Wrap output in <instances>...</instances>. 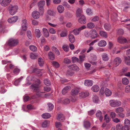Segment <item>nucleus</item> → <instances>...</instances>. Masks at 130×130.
Returning <instances> with one entry per match:
<instances>
[{
	"mask_svg": "<svg viewBox=\"0 0 130 130\" xmlns=\"http://www.w3.org/2000/svg\"><path fill=\"white\" fill-rule=\"evenodd\" d=\"M79 92V89L78 88H75L73 89L71 91V94L73 96L77 95Z\"/></svg>",
	"mask_w": 130,
	"mask_h": 130,
	"instance_id": "2eb2a0df",
	"label": "nucleus"
},
{
	"mask_svg": "<svg viewBox=\"0 0 130 130\" xmlns=\"http://www.w3.org/2000/svg\"><path fill=\"white\" fill-rule=\"evenodd\" d=\"M57 10L58 12L60 13H62L64 10V8L62 5H59L57 7Z\"/></svg>",
	"mask_w": 130,
	"mask_h": 130,
	"instance_id": "f3484780",
	"label": "nucleus"
},
{
	"mask_svg": "<svg viewBox=\"0 0 130 130\" xmlns=\"http://www.w3.org/2000/svg\"><path fill=\"white\" fill-rule=\"evenodd\" d=\"M98 33L95 30H93L92 31L91 35V38L94 39L97 37Z\"/></svg>",
	"mask_w": 130,
	"mask_h": 130,
	"instance_id": "b1692460",
	"label": "nucleus"
},
{
	"mask_svg": "<svg viewBox=\"0 0 130 130\" xmlns=\"http://www.w3.org/2000/svg\"><path fill=\"white\" fill-rule=\"evenodd\" d=\"M45 4V1H41L38 3V7H40V6L43 7Z\"/></svg>",
	"mask_w": 130,
	"mask_h": 130,
	"instance_id": "603ef678",
	"label": "nucleus"
},
{
	"mask_svg": "<svg viewBox=\"0 0 130 130\" xmlns=\"http://www.w3.org/2000/svg\"><path fill=\"white\" fill-rule=\"evenodd\" d=\"M44 84L47 86H49L51 84L50 81L47 79H45L44 80Z\"/></svg>",
	"mask_w": 130,
	"mask_h": 130,
	"instance_id": "49530a36",
	"label": "nucleus"
},
{
	"mask_svg": "<svg viewBox=\"0 0 130 130\" xmlns=\"http://www.w3.org/2000/svg\"><path fill=\"white\" fill-rule=\"evenodd\" d=\"M20 70L17 68H15L13 71V72L15 75H17L20 72Z\"/></svg>",
	"mask_w": 130,
	"mask_h": 130,
	"instance_id": "6e6d98bb",
	"label": "nucleus"
},
{
	"mask_svg": "<svg viewBox=\"0 0 130 130\" xmlns=\"http://www.w3.org/2000/svg\"><path fill=\"white\" fill-rule=\"evenodd\" d=\"M18 43V40L13 38H11L8 41V44L10 46H15L17 45Z\"/></svg>",
	"mask_w": 130,
	"mask_h": 130,
	"instance_id": "20e7f679",
	"label": "nucleus"
},
{
	"mask_svg": "<svg viewBox=\"0 0 130 130\" xmlns=\"http://www.w3.org/2000/svg\"><path fill=\"white\" fill-rule=\"evenodd\" d=\"M72 60L73 63H75L77 62H78L79 61L78 59L75 57H73L72 58Z\"/></svg>",
	"mask_w": 130,
	"mask_h": 130,
	"instance_id": "13d9d810",
	"label": "nucleus"
},
{
	"mask_svg": "<svg viewBox=\"0 0 130 130\" xmlns=\"http://www.w3.org/2000/svg\"><path fill=\"white\" fill-rule=\"evenodd\" d=\"M105 93L107 96H110L112 94V92L109 89L106 88L105 89Z\"/></svg>",
	"mask_w": 130,
	"mask_h": 130,
	"instance_id": "a878e982",
	"label": "nucleus"
},
{
	"mask_svg": "<svg viewBox=\"0 0 130 130\" xmlns=\"http://www.w3.org/2000/svg\"><path fill=\"white\" fill-rule=\"evenodd\" d=\"M129 129V126L127 125H125L122 127V130H128Z\"/></svg>",
	"mask_w": 130,
	"mask_h": 130,
	"instance_id": "774afa93",
	"label": "nucleus"
},
{
	"mask_svg": "<svg viewBox=\"0 0 130 130\" xmlns=\"http://www.w3.org/2000/svg\"><path fill=\"white\" fill-rule=\"evenodd\" d=\"M93 82L92 80L86 79L84 82V85L86 86L89 87L91 86L93 84Z\"/></svg>",
	"mask_w": 130,
	"mask_h": 130,
	"instance_id": "0eeeda50",
	"label": "nucleus"
},
{
	"mask_svg": "<svg viewBox=\"0 0 130 130\" xmlns=\"http://www.w3.org/2000/svg\"><path fill=\"white\" fill-rule=\"evenodd\" d=\"M86 12L88 15H90L92 14V12L90 8H88L86 10Z\"/></svg>",
	"mask_w": 130,
	"mask_h": 130,
	"instance_id": "680f3d73",
	"label": "nucleus"
},
{
	"mask_svg": "<svg viewBox=\"0 0 130 130\" xmlns=\"http://www.w3.org/2000/svg\"><path fill=\"white\" fill-rule=\"evenodd\" d=\"M72 32L75 35H77L79 34L80 32L78 29H76L73 30L72 31Z\"/></svg>",
	"mask_w": 130,
	"mask_h": 130,
	"instance_id": "09e8293b",
	"label": "nucleus"
},
{
	"mask_svg": "<svg viewBox=\"0 0 130 130\" xmlns=\"http://www.w3.org/2000/svg\"><path fill=\"white\" fill-rule=\"evenodd\" d=\"M99 20V17L97 16H95L91 19V21L92 22H96L98 21Z\"/></svg>",
	"mask_w": 130,
	"mask_h": 130,
	"instance_id": "338daca9",
	"label": "nucleus"
},
{
	"mask_svg": "<svg viewBox=\"0 0 130 130\" xmlns=\"http://www.w3.org/2000/svg\"><path fill=\"white\" fill-rule=\"evenodd\" d=\"M35 34L36 37L38 38H39L41 36V32L40 30L39 29H35Z\"/></svg>",
	"mask_w": 130,
	"mask_h": 130,
	"instance_id": "cd10ccee",
	"label": "nucleus"
},
{
	"mask_svg": "<svg viewBox=\"0 0 130 130\" xmlns=\"http://www.w3.org/2000/svg\"><path fill=\"white\" fill-rule=\"evenodd\" d=\"M100 88L97 85H94L92 86L91 88L92 90L94 92H96L99 90Z\"/></svg>",
	"mask_w": 130,
	"mask_h": 130,
	"instance_id": "5701e85b",
	"label": "nucleus"
},
{
	"mask_svg": "<svg viewBox=\"0 0 130 130\" xmlns=\"http://www.w3.org/2000/svg\"><path fill=\"white\" fill-rule=\"evenodd\" d=\"M47 13L48 14L51 16H54L55 14V13L53 11L51 10H48L47 12Z\"/></svg>",
	"mask_w": 130,
	"mask_h": 130,
	"instance_id": "37998d69",
	"label": "nucleus"
},
{
	"mask_svg": "<svg viewBox=\"0 0 130 130\" xmlns=\"http://www.w3.org/2000/svg\"><path fill=\"white\" fill-rule=\"evenodd\" d=\"M27 23L26 19L23 20L22 21V27L23 30L26 31L27 28Z\"/></svg>",
	"mask_w": 130,
	"mask_h": 130,
	"instance_id": "6e6552de",
	"label": "nucleus"
},
{
	"mask_svg": "<svg viewBox=\"0 0 130 130\" xmlns=\"http://www.w3.org/2000/svg\"><path fill=\"white\" fill-rule=\"evenodd\" d=\"M104 27L105 29L107 30H109L111 28L110 25L109 24H105L104 25Z\"/></svg>",
	"mask_w": 130,
	"mask_h": 130,
	"instance_id": "c03bdc74",
	"label": "nucleus"
},
{
	"mask_svg": "<svg viewBox=\"0 0 130 130\" xmlns=\"http://www.w3.org/2000/svg\"><path fill=\"white\" fill-rule=\"evenodd\" d=\"M95 26L94 24L92 22H90L87 24V27L88 28L92 29Z\"/></svg>",
	"mask_w": 130,
	"mask_h": 130,
	"instance_id": "4c0bfd02",
	"label": "nucleus"
},
{
	"mask_svg": "<svg viewBox=\"0 0 130 130\" xmlns=\"http://www.w3.org/2000/svg\"><path fill=\"white\" fill-rule=\"evenodd\" d=\"M92 100L93 102L95 103H98L100 102L98 97L96 95L94 96L92 98Z\"/></svg>",
	"mask_w": 130,
	"mask_h": 130,
	"instance_id": "393cba45",
	"label": "nucleus"
},
{
	"mask_svg": "<svg viewBox=\"0 0 130 130\" xmlns=\"http://www.w3.org/2000/svg\"><path fill=\"white\" fill-rule=\"evenodd\" d=\"M29 47L30 50L33 52H35L37 51V47L35 45H31L29 46Z\"/></svg>",
	"mask_w": 130,
	"mask_h": 130,
	"instance_id": "a18cd8bd",
	"label": "nucleus"
},
{
	"mask_svg": "<svg viewBox=\"0 0 130 130\" xmlns=\"http://www.w3.org/2000/svg\"><path fill=\"white\" fill-rule=\"evenodd\" d=\"M30 79L31 81H35L34 83L30 86V88L33 91H36L38 90L40 87V84L41 83L39 79H37L34 76H29L26 78V85L28 86L31 84V83L30 82Z\"/></svg>",
	"mask_w": 130,
	"mask_h": 130,
	"instance_id": "f257e3e1",
	"label": "nucleus"
},
{
	"mask_svg": "<svg viewBox=\"0 0 130 130\" xmlns=\"http://www.w3.org/2000/svg\"><path fill=\"white\" fill-rule=\"evenodd\" d=\"M52 64L54 66L55 68H58L59 67L60 64L57 62L56 61H53L52 62Z\"/></svg>",
	"mask_w": 130,
	"mask_h": 130,
	"instance_id": "8fccbe9b",
	"label": "nucleus"
},
{
	"mask_svg": "<svg viewBox=\"0 0 130 130\" xmlns=\"http://www.w3.org/2000/svg\"><path fill=\"white\" fill-rule=\"evenodd\" d=\"M125 91L126 93L130 92V85L126 86L125 88Z\"/></svg>",
	"mask_w": 130,
	"mask_h": 130,
	"instance_id": "69168bd1",
	"label": "nucleus"
},
{
	"mask_svg": "<svg viewBox=\"0 0 130 130\" xmlns=\"http://www.w3.org/2000/svg\"><path fill=\"white\" fill-rule=\"evenodd\" d=\"M106 45V41L104 40H102L100 41L98 43V45L100 47L105 46Z\"/></svg>",
	"mask_w": 130,
	"mask_h": 130,
	"instance_id": "412c9836",
	"label": "nucleus"
},
{
	"mask_svg": "<svg viewBox=\"0 0 130 130\" xmlns=\"http://www.w3.org/2000/svg\"><path fill=\"white\" fill-rule=\"evenodd\" d=\"M112 121L115 123H117L120 122V119L117 118H115L112 119Z\"/></svg>",
	"mask_w": 130,
	"mask_h": 130,
	"instance_id": "0e129e2a",
	"label": "nucleus"
},
{
	"mask_svg": "<svg viewBox=\"0 0 130 130\" xmlns=\"http://www.w3.org/2000/svg\"><path fill=\"white\" fill-rule=\"evenodd\" d=\"M116 112L117 113H121L124 111V109L122 107H119L115 110Z\"/></svg>",
	"mask_w": 130,
	"mask_h": 130,
	"instance_id": "58836bf2",
	"label": "nucleus"
},
{
	"mask_svg": "<svg viewBox=\"0 0 130 130\" xmlns=\"http://www.w3.org/2000/svg\"><path fill=\"white\" fill-rule=\"evenodd\" d=\"M41 116L44 119H47L51 117V115L48 113H45L43 114Z\"/></svg>",
	"mask_w": 130,
	"mask_h": 130,
	"instance_id": "bb28decb",
	"label": "nucleus"
},
{
	"mask_svg": "<svg viewBox=\"0 0 130 130\" xmlns=\"http://www.w3.org/2000/svg\"><path fill=\"white\" fill-rule=\"evenodd\" d=\"M47 105L48 107V111H51L52 110L54 107L53 104L52 103H47Z\"/></svg>",
	"mask_w": 130,
	"mask_h": 130,
	"instance_id": "e433bc0d",
	"label": "nucleus"
},
{
	"mask_svg": "<svg viewBox=\"0 0 130 130\" xmlns=\"http://www.w3.org/2000/svg\"><path fill=\"white\" fill-rule=\"evenodd\" d=\"M103 60L105 61H107L109 60V58L108 55L106 53H104L102 55Z\"/></svg>",
	"mask_w": 130,
	"mask_h": 130,
	"instance_id": "c756f323",
	"label": "nucleus"
},
{
	"mask_svg": "<svg viewBox=\"0 0 130 130\" xmlns=\"http://www.w3.org/2000/svg\"><path fill=\"white\" fill-rule=\"evenodd\" d=\"M99 34L102 37L105 38H107V35L106 32L102 30L100 31Z\"/></svg>",
	"mask_w": 130,
	"mask_h": 130,
	"instance_id": "c85d7f7f",
	"label": "nucleus"
},
{
	"mask_svg": "<svg viewBox=\"0 0 130 130\" xmlns=\"http://www.w3.org/2000/svg\"><path fill=\"white\" fill-rule=\"evenodd\" d=\"M123 84L125 85H127L129 83V80L126 78H124L122 79Z\"/></svg>",
	"mask_w": 130,
	"mask_h": 130,
	"instance_id": "79ce46f5",
	"label": "nucleus"
},
{
	"mask_svg": "<svg viewBox=\"0 0 130 130\" xmlns=\"http://www.w3.org/2000/svg\"><path fill=\"white\" fill-rule=\"evenodd\" d=\"M69 39L70 42L71 43H74L75 41V38L74 36L72 34H70L68 35Z\"/></svg>",
	"mask_w": 130,
	"mask_h": 130,
	"instance_id": "dca6fc26",
	"label": "nucleus"
},
{
	"mask_svg": "<svg viewBox=\"0 0 130 130\" xmlns=\"http://www.w3.org/2000/svg\"><path fill=\"white\" fill-rule=\"evenodd\" d=\"M110 105L112 107H116L120 106L121 105V102L117 100H111L109 101Z\"/></svg>",
	"mask_w": 130,
	"mask_h": 130,
	"instance_id": "f03ea898",
	"label": "nucleus"
},
{
	"mask_svg": "<svg viewBox=\"0 0 130 130\" xmlns=\"http://www.w3.org/2000/svg\"><path fill=\"white\" fill-rule=\"evenodd\" d=\"M68 67L69 69L75 71H78L79 70V68L75 64L69 65Z\"/></svg>",
	"mask_w": 130,
	"mask_h": 130,
	"instance_id": "39448f33",
	"label": "nucleus"
},
{
	"mask_svg": "<svg viewBox=\"0 0 130 130\" xmlns=\"http://www.w3.org/2000/svg\"><path fill=\"white\" fill-rule=\"evenodd\" d=\"M71 87L69 86H67L64 87L62 90V93L63 94L66 93L70 89Z\"/></svg>",
	"mask_w": 130,
	"mask_h": 130,
	"instance_id": "4be33fe9",
	"label": "nucleus"
},
{
	"mask_svg": "<svg viewBox=\"0 0 130 130\" xmlns=\"http://www.w3.org/2000/svg\"><path fill=\"white\" fill-rule=\"evenodd\" d=\"M102 113L100 110H98L96 114V117L99 118V119L101 122L102 120L103 117L101 116Z\"/></svg>",
	"mask_w": 130,
	"mask_h": 130,
	"instance_id": "6ab92c4d",
	"label": "nucleus"
},
{
	"mask_svg": "<svg viewBox=\"0 0 130 130\" xmlns=\"http://www.w3.org/2000/svg\"><path fill=\"white\" fill-rule=\"evenodd\" d=\"M31 15L34 18L38 19L40 17V13L37 11H34L32 12Z\"/></svg>",
	"mask_w": 130,
	"mask_h": 130,
	"instance_id": "9d476101",
	"label": "nucleus"
},
{
	"mask_svg": "<svg viewBox=\"0 0 130 130\" xmlns=\"http://www.w3.org/2000/svg\"><path fill=\"white\" fill-rule=\"evenodd\" d=\"M116 129L117 130H122L123 126L122 125L118 124L116 126Z\"/></svg>",
	"mask_w": 130,
	"mask_h": 130,
	"instance_id": "bf43d9fd",
	"label": "nucleus"
},
{
	"mask_svg": "<svg viewBox=\"0 0 130 130\" xmlns=\"http://www.w3.org/2000/svg\"><path fill=\"white\" fill-rule=\"evenodd\" d=\"M78 22L82 24H84L86 22V20L85 17L83 15H81L80 18L78 19Z\"/></svg>",
	"mask_w": 130,
	"mask_h": 130,
	"instance_id": "1a4fd4ad",
	"label": "nucleus"
},
{
	"mask_svg": "<svg viewBox=\"0 0 130 130\" xmlns=\"http://www.w3.org/2000/svg\"><path fill=\"white\" fill-rule=\"evenodd\" d=\"M18 9V7L16 5H10L9 7L10 14L12 15H14L17 12Z\"/></svg>",
	"mask_w": 130,
	"mask_h": 130,
	"instance_id": "7ed1b4c3",
	"label": "nucleus"
},
{
	"mask_svg": "<svg viewBox=\"0 0 130 130\" xmlns=\"http://www.w3.org/2000/svg\"><path fill=\"white\" fill-rule=\"evenodd\" d=\"M124 61L126 64L130 66V56H125L124 57Z\"/></svg>",
	"mask_w": 130,
	"mask_h": 130,
	"instance_id": "a211bd4d",
	"label": "nucleus"
},
{
	"mask_svg": "<svg viewBox=\"0 0 130 130\" xmlns=\"http://www.w3.org/2000/svg\"><path fill=\"white\" fill-rule=\"evenodd\" d=\"M37 57V55L35 53H31L30 55V57L31 59H35Z\"/></svg>",
	"mask_w": 130,
	"mask_h": 130,
	"instance_id": "de8ad7c7",
	"label": "nucleus"
},
{
	"mask_svg": "<svg viewBox=\"0 0 130 130\" xmlns=\"http://www.w3.org/2000/svg\"><path fill=\"white\" fill-rule=\"evenodd\" d=\"M23 78L22 77H21L20 78L17 79L14 82V84L16 86H18Z\"/></svg>",
	"mask_w": 130,
	"mask_h": 130,
	"instance_id": "c9c22d12",
	"label": "nucleus"
},
{
	"mask_svg": "<svg viewBox=\"0 0 130 130\" xmlns=\"http://www.w3.org/2000/svg\"><path fill=\"white\" fill-rule=\"evenodd\" d=\"M48 56L50 59L52 60H53L54 58V55L51 52H50L48 53Z\"/></svg>",
	"mask_w": 130,
	"mask_h": 130,
	"instance_id": "a19ab883",
	"label": "nucleus"
},
{
	"mask_svg": "<svg viewBox=\"0 0 130 130\" xmlns=\"http://www.w3.org/2000/svg\"><path fill=\"white\" fill-rule=\"evenodd\" d=\"M39 7V11L40 13L41 14H43L44 12L43 7H41V6H40V7Z\"/></svg>",
	"mask_w": 130,
	"mask_h": 130,
	"instance_id": "e2e57ef3",
	"label": "nucleus"
},
{
	"mask_svg": "<svg viewBox=\"0 0 130 130\" xmlns=\"http://www.w3.org/2000/svg\"><path fill=\"white\" fill-rule=\"evenodd\" d=\"M48 30L52 34H55L56 32V31L53 28H50L48 29Z\"/></svg>",
	"mask_w": 130,
	"mask_h": 130,
	"instance_id": "052dcab7",
	"label": "nucleus"
},
{
	"mask_svg": "<svg viewBox=\"0 0 130 130\" xmlns=\"http://www.w3.org/2000/svg\"><path fill=\"white\" fill-rule=\"evenodd\" d=\"M26 34L28 37L29 39H31L32 38V35L30 30H28L26 32Z\"/></svg>",
	"mask_w": 130,
	"mask_h": 130,
	"instance_id": "3c124183",
	"label": "nucleus"
},
{
	"mask_svg": "<svg viewBox=\"0 0 130 130\" xmlns=\"http://www.w3.org/2000/svg\"><path fill=\"white\" fill-rule=\"evenodd\" d=\"M89 94V93L87 91H86L84 92H82L79 93V95L80 98H83L88 96Z\"/></svg>",
	"mask_w": 130,
	"mask_h": 130,
	"instance_id": "4468645a",
	"label": "nucleus"
},
{
	"mask_svg": "<svg viewBox=\"0 0 130 130\" xmlns=\"http://www.w3.org/2000/svg\"><path fill=\"white\" fill-rule=\"evenodd\" d=\"M57 119L59 121H63L64 120V117L62 114H60L58 116Z\"/></svg>",
	"mask_w": 130,
	"mask_h": 130,
	"instance_id": "7c9ffc66",
	"label": "nucleus"
},
{
	"mask_svg": "<svg viewBox=\"0 0 130 130\" xmlns=\"http://www.w3.org/2000/svg\"><path fill=\"white\" fill-rule=\"evenodd\" d=\"M83 125L84 127L86 129H89L90 126V123L89 121H85L84 122Z\"/></svg>",
	"mask_w": 130,
	"mask_h": 130,
	"instance_id": "ddd939ff",
	"label": "nucleus"
},
{
	"mask_svg": "<svg viewBox=\"0 0 130 130\" xmlns=\"http://www.w3.org/2000/svg\"><path fill=\"white\" fill-rule=\"evenodd\" d=\"M68 35L67 31L66 30H63L61 31L60 35L61 37H64Z\"/></svg>",
	"mask_w": 130,
	"mask_h": 130,
	"instance_id": "f704fd0d",
	"label": "nucleus"
},
{
	"mask_svg": "<svg viewBox=\"0 0 130 130\" xmlns=\"http://www.w3.org/2000/svg\"><path fill=\"white\" fill-rule=\"evenodd\" d=\"M110 116L112 119L115 118L116 115V113L114 112H111L110 113Z\"/></svg>",
	"mask_w": 130,
	"mask_h": 130,
	"instance_id": "864d4df0",
	"label": "nucleus"
},
{
	"mask_svg": "<svg viewBox=\"0 0 130 130\" xmlns=\"http://www.w3.org/2000/svg\"><path fill=\"white\" fill-rule=\"evenodd\" d=\"M83 12L82 9L80 8L78 9L76 11V15L77 17L81 16V15H83L81 14Z\"/></svg>",
	"mask_w": 130,
	"mask_h": 130,
	"instance_id": "473e14b6",
	"label": "nucleus"
},
{
	"mask_svg": "<svg viewBox=\"0 0 130 130\" xmlns=\"http://www.w3.org/2000/svg\"><path fill=\"white\" fill-rule=\"evenodd\" d=\"M121 58L118 57L116 58L113 60L114 64L116 67L118 66L121 62Z\"/></svg>",
	"mask_w": 130,
	"mask_h": 130,
	"instance_id": "423d86ee",
	"label": "nucleus"
},
{
	"mask_svg": "<svg viewBox=\"0 0 130 130\" xmlns=\"http://www.w3.org/2000/svg\"><path fill=\"white\" fill-rule=\"evenodd\" d=\"M38 62L39 66L42 67L43 65L44 61L42 58L39 57L38 59Z\"/></svg>",
	"mask_w": 130,
	"mask_h": 130,
	"instance_id": "2f4dec72",
	"label": "nucleus"
},
{
	"mask_svg": "<svg viewBox=\"0 0 130 130\" xmlns=\"http://www.w3.org/2000/svg\"><path fill=\"white\" fill-rule=\"evenodd\" d=\"M62 101V102L64 104H67L69 103L70 102V100L68 99H66L63 100H61Z\"/></svg>",
	"mask_w": 130,
	"mask_h": 130,
	"instance_id": "4d7b16f0",
	"label": "nucleus"
},
{
	"mask_svg": "<svg viewBox=\"0 0 130 130\" xmlns=\"http://www.w3.org/2000/svg\"><path fill=\"white\" fill-rule=\"evenodd\" d=\"M118 42L121 44H123L126 43H128L126 39L123 37H119L118 38Z\"/></svg>",
	"mask_w": 130,
	"mask_h": 130,
	"instance_id": "f8f14e48",
	"label": "nucleus"
},
{
	"mask_svg": "<svg viewBox=\"0 0 130 130\" xmlns=\"http://www.w3.org/2000/svg\"><path fill=\"white\" fill-rule=\"evenodd\" d=\"M42 30L44 36L46 38L48 37L49 36V34L48 30L45 28H43Z\"/></svg>",
	"mask_w": 130,
	"mask_h": 130,
	"instance_id": "aec40b11",
	"label": "nucleus"
},
{
	"mask_svg": "<svg viewBox=\"0 0 130 130\" xmlns=\"http://www.w3.org/2000/svg\"><path fill=\"white\" fill-rule=\"evenodd\" d=\"M63 62L64 64H69L71 63V61L68 58H65L64 59Z\"/></svg>",
	"mask_w": 130,
	"mask_h": 130,
	"instance_id": "72a5a7b5",
	"label": "nucleus"
},
{
	"mask_svg": "<svg viewBox=\"0 0 130 130\" xmlns=\"http://www.w3.org/2000/svg\"><path fill=\"white\" fill-rule=\"evenodd\" d=\"M18 17L17 16H14L11 18L9 19L8 21L9 23H13L17 21Z\"/></svg>",
	"mask_w": 130,
	"mask_h": 130,
	"instance_id": "9b49d317",
	"label": "nucleus"
},
{
	"mask_svg": "<svg viewBox=\"0 0 130 130\" xmlns=\"http://www.w3.org/2000/svg\"><path fill=\"white\" fill-rule=\"evenodd\" d=\"M62 48L65 52H67L69 51V46L68 45H64L63 46Z\"/></svg>",
	"mask_w": 130,
	"mask_h": 130,
	"instance_id": "5fc2aeb1",
	"label": "nucleus"
},
{
	"mask_svg": "<svg viewBox=\"0 0 130 130\" xmlns=\"http://www.w3.org/2000/svg\"><path fill=\"white\" fill-rule=\"evenodd\" d=\"M104 120L106 123H108L110 121L111 119L110 117L106 114L104 116Z\"/></svg>",
	"mask_w": 130,
	"mask_h": 130,
	"instance_id": "ea45409f",
	"label": "nucleus"
}]
</instances>
